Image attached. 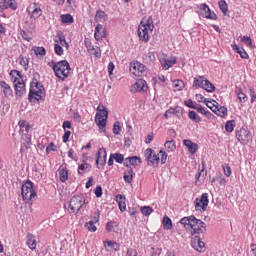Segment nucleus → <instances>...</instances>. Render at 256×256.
I'll use <instances>...</instances> for the list:
<instances>
[{"label": "nucleus", "instance_id": "nucleus-1", "mask_svg": "<svg viewBox=\"0 0 256 256\" xmlns=\"http://www.w3.org/2000/svg\"><path fill=\"white\" fill-rule=\"evenodd\" d=\"M37 77H39V73L34 74V78L32 79L30 83V91L28 94V99L30 103H37V101H43V97H45V87L39 80H37Z\"/></svg>", "mask_w": 256, "mask_h": 256}, {"label": "nucleus", "instance_id": "nucleus-2", "mask_svg": "<svg viewBox=\"0 0 256 256\" xmlns=\"http://www.w3.org/2000/svg\"><path fill=\"white\" fill-rule=\"evenodd\" d=\"M48 67H51V69L54 71L55 77L61 81H65L67 77L71 75V66L67 60H61L59 62L51 60L48 62Z\"/></svg>", "mask_w": 256, "mask_h": 256}, {"label": "nucleus", "instance_id": "nucleus-3", "mask_svg": "<svg viewBox=\"0 0 256 256\" xmlns=\"http://www.w3.org/2000/svg\"><path fill=\"white\" fill-rule=\"evenodd\" d=\"M155 25L153 24V16L143 17L138 26V37L143 43H149V33H153Z\"/></svg>", "mask_w": 256, "mask_h": 256}, {"label": "nucleus", "instance_id": "nucleus-4", "mask_svg": "<svg viewBox=\"0 0 256 256\" xmlns=\"http://www.w3.org/2000/svg\"><path fill=\"white\" fill-rule=\"evenodd\" d=\"M180 223L181 225H184V227H190V229H192V235H201V233H205V222L201 219H197L193 215L182 218Z\"/></svg>", "mask_w": 256, "mask_h": 256}, {"label": "nucleus", "instance_id": "nucleus-5", "mask_svg": "<svg viewBox=\"0 0 256 256\" xmlns=\"http://www.w3.org/2000/svg\"><path fill=\"white\" fill-rule=\"evenodd\" d=\"M22 199L28 205H33V201L37 199V192L33 189V182L26 181L21 187Z\"/></svg>", "mask_w": 256, "mask_h": 256}, {"label": "nucleus", "instance_id": "nucleus-6", "mask_svg": "<svg viewBox=\"0 0 256 256\" xmlns=\"http://www.w3.org/2000/svg\"><path fill=\"white\" fill-rule=\"evenodd\" d=\"M83 205H85V197L83 195L73 196L69 203L70 213H79Z\"/></svg>", "mask_w": 256, "mask_h": 256}, {"label": "nucleus", "instance_id": "nucleus-7", "mask_svg": "<svg viewBox=\"0 0 256 256\" xmlns=\"http://www.w3.org/2000/svg\"><path fill=\"white\" fill-rule=\"evenodd\" d=\"M236 138L241 145H247L253 139V136L247 128H241L236 131Z\"/></svg>", "mask_w": 256, "mask_h": 256}, {"label": "nucleus", "instance_id": "nucleus-8", "mask_svg": "<svg viewBox=\"0 0 256 256\" xmlns=\"http://www.w3.org/2000/svg\"><path fill=\"white\" fill-rule=\"evenodd\" d=\"M196 211H207L209 206V194L203 193L200 198H196L194 201Z\"/></svg>", "mask_w": 256, "mask_h": 256}, {"label": "nucleus", "instance_id": "nucleus-9", "mask_svg": "<svg viewBox=\"0 0 256 256\" xmlns=\"http://www.w3.org/2000/svg\"><path fill=\"white\" fill-rule=\"evenodd\" d=\"M144 157L147 161V165L157 167L159 165V156L155 154V151L151 148H147L144 152Z\"/></svg>", "mask_w": 256, "mask_h": 256}, {"label": "nucleus", "instance_id": "nucleus-10", "mask_svg": "<svg viewBox=\"0 0 256 256\" xmlns=\"http://www.w3.org/2000/svg\"><path fill=\"white\" fill-rule=\"evenodd\" d=\"M200 15L204 19H210L211 21H217V14L211 12V8L206 3L199 5Z\"/></svg>", "mask_w": 256, "mask_h": 256}, {"label": "nucleus", "instance_id": "nucleus-11", "mask_svg": "<svg viewBox=\"0 0 256 256\" xmlns=\"http://www.w3.org/2000/svg\"><path fill=\"white\" fill-rule=\"evenodd\" d=\"M14 91L17 99H19V97H23L25 93H27L25 82L19 78H14Z\"/></svg>", "mask_w": 256, "mask_h": 256}, {"label": "nucleus", "instance_id": "nucleus-12", "mask_svg": "<svg viewBox=\"0 0 256 256\" xmlns=\"http://www.w3.org/2000/svg\"><path fill=\"white\" fill-rule=\"evenodd\" d=\"M148 89L149 86L147 85V81L144 79H138L130 91L131 93H147Z\"/></svg>", "mask_w": 256, "mask_h": 256}, {"label": "nucleus", "instance_id": "nucleus-13", "mask_svg": "<svg viewBox=\"0 0 256 256\" xmlns=\"http://www.w3.org/2000/svg\"><path fill=\"white\" fill-rule=\"evenodd\" d=\"M164 57L160 58V64L164 71H168V69H171L173 65L177 63V57L172 56L170 58L165 57V54H163Z\"/></svg>", "mask_w": 256, "mask_h": 256}, {"label": "nucleus", "instance_id": "nucleus-14", "mask_svg": "<svg viewBox=\"0 0 256 256\" xmlns=\"http://www.w3.org/2000/svg\"><path fill=\"white\" fill-rule=\"evenodd\" d=\"M28 13H30L31 19H39L43 15V10H41V4L32 3L28 8Z\"/></svg>", "mask_w": 256, "mask_h": 256}, {"label": "nucleus", "instance_id": "nucleus-15", "mask_svg": "<svg viewBox=\"0 0 256 256\" xmlns=\"http://www.w3.org/2000/svg\"><path fill=\"white\" fill-rule=\"evenodd\" d=\"M209 109H211V111L214 112L217 117H221L222 119H225V117H227L228 111L227 107L225 106L213 104V106H209Z\"/></svg>", "mask_w": 256, "mask_h": 256}, {"label": "nucleus", "instance_id": "nucleus-16", "mask_svg": "<svg viewBox=\"0 0 256 256\" xmlns=\"http://www.w3.org/2000/svg\"><path fill=\"white\" fill-rule=\"evenodd\" d=\"M107 37V29L103 28V25L97 24L94 30V38L96 41H103Z\"/></svg>", "mask_w": 256, "mask_h": 256}, {"label": "nucleus", "instance_id": "nucleus-17", "mask_svg": "<svg viewBox=\"0 0 256 256\" xmlns=\"http://www.w3.org/2000/svg\"><path fill=\"white\" fill-rule=\"evenodd\" d=\"M0 9L2 11H7V9H12V11H17V1L15 0H0Z\"/></svg>", "mask_w": 256, "mask_h": 256}, {"label": "nucleus", "instance_id": "nucleus-18", "mask_svg": "<svg viewBox=\"0 0 256 256\" xmlns=\"http://www.w3.org/2000/svg\"><path fill=\"white\" fill-rule=\"evenodd\" d=\"M105 163H107V150H105V148H100L98 150L96 164L101 165V167H104Z\"/></svg>", "mask_w": 256, "mask_h": 256}, {"label": "nucleus", "instance_id": "nucleus-19", "mask_svg": "<svg viewBox=\"0 0 256 256\" xmlns=\"http://www.w3.org/2000/svg\"><path fill=\"white\" fill-rule=\"evenodd\" d=\"M183 145L188 149L190 155H195L199 151V145L189 139L183 140Z\"/></svg>", "mask_w": 256, "mask_h": 256}, {"label": "nucleus", "instance_id": "nucleus-20", "mask_svg": "<svg viewBox=\"0 0 256 256\" xmlns=\"http://www.w3.org/2000/svg\"><path fill=\"white\" fill-rule=\"evenodd\" d=\"M139 164H141V158L137 156L127 157L124 160V167H137Z\"/></svg>", "mask_w": 256, "mask_h": 256}, {"label": "nucleus", "instance_id": "nucleus-21", "mask_svg": "<svg viewBox=\"0 0 256 256\" xmlns=\"http://www.w3.org/2000/svg\"><path fill=\"white\" fill-rule=\"evenodd\" d=\"M193 249H196L199 253H203L205 251V242L201 241V238L199 236H195L193 242H192Z\"/></svg>", "mask_w": 256, "mask_h": 256}, {"label": "nucleus", "instance_id": "nucleus-22", "mask_svg": "<svg viewBox=\"0 0 256 256\" xmlns=\"http://www.w3.org/2000/svg\"><path fill=\"white\" fill-rule=\"evenodd\" d=\"M26 245L31 249V251H35L37 249V240L35 239V235L28 233L26 236Z\"/></svg>", "mask_w": 256, "mask_h": 256}, {"label": "nucleus", "instance_id": "nucleus-23", "mask_svg": "<svg viewBox=\"0 0 256 256\" xmlns=\"http://www.w3.org/2000/svg\"><path fill=\"white\" fill-rule=\"evenodd\" d=\"M143 59V63H145L146 65H153V63H155L156 58H155V52H146L143 54L142 56Z\"/></svg>", "mask_w": 256, "mask_h": 256}, {"label": "nucleus", "instance_id": "nucleus-24", "mask_svg": "<svg viewBox=\"0 0 256 256\" xmlns=\"http://www.w3.org/2000/svg\"><path fill=\"white\" fill-rule=\"evenodd\" d=\"M206 77L205 76H197L194 78L192 87L194 89H203V86L205 85V81H206Z\"/></svg>", "mask_w": 256, "mask_h": 256}, {"label": "nucleus", "instance_id": "nucleus-25", "mask_svg": "<svg viewBox=\"0 0 256 256\" xmlns=\"http://www.w3.org/2000/svg\"><path fill=\"white\" fill-rule=\"evenodd\" d=\"M0 87L4 93V97H11L13 95V89H11V86L7 82L0 81Z\"/></svg>", "mask_w": 256, "mask_h": 256}, {"label": "nucleus", "instance_id": "nucleus-26", "mask_svg": "<svg viewBox=\"0 0 256 256\" xmlns=\"http://www.w3.org/2000/svg\"><path fill=\"white\" fill-rule=\"evenodd\" d=\"M58 174L60 177V181L62 183H65V181H67V179H69V171L67 170V167H65L63 165L59 167Z\"/></svg>", "mask_w": 256, "mask_h": 256}, {"label": "nucleus", "instance_id": "nucleus-27", "mask_svg": "<svg viewBox=\"0 0 256 256\" xmlns=\"http://www.w3.org/2000/svg\"><path fill=\"white\" fill-rule=\"evenodd\" d=\"M134 175L135 174L133 173V168L131 166H128L127 169L124 171L123 175L125 183H132Z\"/></svg>", "mask_w": 256, "mask_h": 256}, {"label": "nucleus", "instance_id": "nucleus-28", "mask_svg": "<svg viewBox=\"0 0 256 256\" xmlns=\"http://www.w3.org/2000/svg\"><path fill=\"white\" fill-rule=\"evenodd\" d=\"M108 19L109 16L103 10H98L95 14V21L97 23H105V21H107Z\"/></svg>", "mask_w": 256, "mask_h": 256}, {"label": "nucleus", "instance_id": "nucleus-29", "mask_svg": "<svg viewBox=\"0 0 256 256\" xmlns=\"http://www.w3.org/2000/svg\"><path fill=\"white\" fill-rule=\"evenodd\" d=\"M233 51H236L240 55L241 59H249V54L244 48L239 47L237 44L232 46Z\"/></svg>", "mask_w": 256, "mask_h": 256}, {"label": "nucleus", "instance_id": "nucleus-30", "mask_svg": "<svg viewBox=\"0 0 256 256\" xmlns=\"http://www.w3.org/2000/svg\"><path fill=\"white\" fill-rule=\"evenodd\" d=\"M17 63L24 67L25 71L29 69V59L23 55H20L17 59Z\"/></svg>", "mask_w": 256, "mask_h": 256}, {"label": "nucleus", "instance_id": "nucleus-31", "mask_svg": "<svg viewBox=\"0 0 256 256\" xmlns=\"http://www.w3.org/2000/svg\"><path fill=\"white\" fill-rule=\"evenodd\" d=\"M56 43L59 44L61 47L69 49V43H67V40L65 39V35L63 34V32L58 34V41H56Z\"/></svg>", "mask_w": 256, "mask_h": 256}, {"label": "nucleus", "instance_id": "nucleus-32", "mask_svg": "<svg viewBox=\"0 0 256 256\" xmlns=\"http://www.w3.org/2000/svg\"><path fill=\"white\" fill-rule=\"evenodd\" d=\"M20 127V133H29V129H31V126H29V123L25 120H20L18 123Z\"/></svg>", "mask_w": 256, "mask_h": 256}, {"label": "nucleus", "instance_id": "nucleus-33", "mask_svg": "<svg viewBox=\"0 0 256 256\" xmlns=\"http://www.w3.org/2000/svg\"><path fill=\"white\" fill-rule=\"evenodd\" d=\"M91 171V165L89 163H83L78 166V175H83V173H87Z\"/></svg>", "mask_w": 256, "mask_h": 256}, {"label": "nucleus", "instance_id": "nucleus-34", "mask_svg": "<svg viewBox=\"0 0 256 256\" xmlns=\"http://www.w3.org/2000/svg\"><path fill=\"white\" fill-rule=\"evenodd\" d=\"M202 89H204V91H207V93H213V91H215V85H213V83H211V81H209L207 78L204 81V86L202 87Z\"/></svg>", "mask_w": 256, "mask_h": 256}, {"label": "nucleus", "instance_id": "nucleus-35", "mask_svg": "<svg viewBox=\"0 0 256 256\" xmlns=\"http://www.w3.org/2000/svg\"><path fill=\"white\" fill-rule=\"evenodd\" d=\"M95 123L98 125L99 129H105V126L107 125V118L96 116Z\"/></svg>", "mask_w": 256, "mask_h": 256}, {"label": "nucleus", "instance_id": "nucleus-36", "mask_svg": "<svg viewBox=\"0 0 256 256\" xmlns=\"http://www.w3.org/2000/svg\"><path fill=\"white\" fill-rule=\"evenodd\" d=\"M33 51H34V54L37 56V57H45V55H47V50H45V47L43 46H37V47H34L33 48Z\"/></svg>", "mask_w": 256, "mask_h": 256}, {"label": "nucleus", "instance_id": "nucleus-37", "mask_svg": "<svg viewBox=\"0 0 256 256\" xmlns=\"http://www.w3.org/2000/svg\"><path fill=\"white\" fill-rule=\"evenodd\" d=\"M172 85L176 91H183V89H185V82H183V80H174Z\"/></svg>", "mask_w": 256, "mask_h": 256}, {"label": "nucleus", "instance_id": "nucleus-38", "mask_svg": "<svg viewBox=\"0 0 256 256\" xmlns=\"http://www.w3.org/2000/svg\"><path fill=\"white\" fill-rule=\"evenodd\" d=\"M165 149H167V151L169 153L175 151V149H177V146L175 145V140H168L165 142L164 144Z\"/></svg>", "mask_w": 256, "mask_h": 256}, {"label": "nucleus", "instance_id": "nucleus-39", "mask_svg": "<svg viewBox=\"0 0 256 256\" xmlns=\"http://www.w3.org/2000/svg\"><path fill=\"white\" fill-rule=\"evenodd\" d=\"M163 227L166 231H169V229H173V222L168 216H164L163 218Z\"/></svg>", "mask_w": 256, "mask_h": 256}, {"label": "nucleus", "instance_id": "nucleus-40", "mask_svg": "<svg viewBox=\"0 0 256 256\" xmlns=\"http://www.w3.org/2000/svg\"><path fill=\"white\" fill-rule=\"evenodd\" d=\"M236 94L240 103H247V101H249V97H247V94L243 93V90L239 89Z\"/></svg>", "mask_w": 256, "mask_h": 256}, {"label": "nucleus", "instance_id": "nucleus-41", "mask_svg": "<svg viewBox=\"0 0 256 256\" xmlns=\"http://www.w3.org/2000/svg\"><path fill=\"white\" fill-rule=\"evenodd\" d=\"M119 227V222L117 221H109L106 224V231H108V233H111L112 231H115V228Z\"/></svg>", "mask_w": 256, "mask_h": 256}, {"label": "nucleus", "instance_id": "nucleus-42", "mask_svg": "<svg viewBox=\"0 0 256 256\" xmlns=\"http://www.w3.org/2000/svg\"><path fill=\"white\" fill-rule=\"evenodd\" d=\"M219 9L223 13V15H227V11H229V6L225 0H220L218 2Z\"/></svg>", "mask_w": 256, "mask_h": 256}, {"label": "nucleus", "instance_id": "nucleus-43", "mask_svg": "<svg viewBox=\"0 0 256 256\" xmlns=\"http://www.w3.org/2000/svg\"><path fill=\"white\" fill-rule=\"evenodd\" d=\"M188 117L189 119H191V121H194V123H201V118L199 115H197V112L191 110L188 113Z\"/></svg>", "mask_w": 256, "mask_h": 256}, {"label": "nucleus", "instance_id": "nucleus-44", "mask_svg": "<svg viewBox=\"0 0 256 256\" xmlns=\"http://www.w3.org/2000/svg\"><path fill=\"white\" fill-rule=\"evenodd\" d=\"M198 113L201 115H205V117H211V112L205 110V107L201 106L200 104H196V108H194Z\"/></svg>", "mask_w": 256, "mask_h": 256}, {"label": "nucleus", "instance_id": "nucleus-45", "mask_svg": "<svg viewBox=\"0 0 256 256\" xmlns=\"http://www.w3.org/2000/svg\"><path fill=\"white\" fill-rule=\"evenodd\" d=\"M225 129H226L227 133H233V131L235 129V120L227 121L225 124Z\"/></svg>", "mask_w": 256, "mask_h": 256}, {"label": "nucleus", "instance_id": "nucleus-46", "mask_svg": "<svg viewBox=\"0 0 256 256\" xmlns=\"http://www.w3.org/2000/svg\"><path fill=\"white\" fill-rule=\"evenodd\" d=\"M84 227H86V229L88 231H90V233H95V231H97V226H95V222L94 221L86 222L84 224Z\"/></svg>", "mask_w": 256, "mask_h": 256}, {"label": "nucleus", "instance_id": "nucleus-47", "mask_svg": "<svg viewBox=\"0 0 256 256\" xmlns=\"http://www.w3.org/2000/svg\"><path fill=\"white\" fill-rule=\"evenodd\" d=\"M60 19H61V22L62 23H68V24H71L73 23L74 19L73 17L71 16V14H62L60 16Z\"/></svg>", "mask_w": 256, "mask_h": 256}, {"label": "nucleus", "instance_id": "nucleus-48", "mask_svg": "<svg viewBox=\"0 0 256 256\" xmlns=\"http://www.w3.org/2000/svg\"><path fill=\"white\" fill-rule=\"evenodd\" d=\"M139 71V73H143L145 71V66L142 64H139V62L135 63L134 65H131L130 71Z\"/></svg>", "mask_w": 256, "mask_h": 256}, {"label": "nucleus", "instance_id": "nucleus-49", "mask_svg": "<svg viewBox=\"0 0 256 256\" xmlns=\"http://www.w3.org/2000/svg\"><path fill=\"white\" fill-rule=\"evenodd\" d=\"M54 52L58 57H62L64 55L65 50L63 49V46H60L59 44H54Z\"/></svg>", "mask_w": 256, "mask_h": 256}, {"label": "nucleus", "instance_id": "nucleus-50", "mask_svg": "<svg viewBox=\"0 0 256 256\" xmlns=\"http://www.w3.org/2000/svg\"><path fill=\"white\" fill-rule=\"evenodd\" d=\"M114 157V161H116V163H125V156H123V154L121 153H113L112 154Z\"/></svg>", "mask_w": 256, "mask_h": 256}, {"label": "nucleus", "instance_id": "nucleus-51", "mask_svg": "<svg viewBox=\"0 0 256 256\" xmlns=\"http://www.w3.org/2000/svg\"><path fill=\"white\" fill-rule=\"evenodd\" d=\"M141 213L145 215V217H149L151 213H153V208L150 206L141 207Z\"/></svg>", "mask_w": 256, "mask_h": 256}, {"label": "nucleus", "instance_id": "nucleus-52", "mask_svg": "<svg viewBox=\"0 0 256 256\" xmlns=\"http://www.w3.org/2000/svg\"><path fill=\"white\" fill-rule=\"evenodd\" d=\"M159 161L161 160V164L165 165V163H167V153L163 150H160L159 154Z\"/></svg>", "mask_w": 256, "mask_h": 256}, {"label": "nucleus", "instance_id": "nucleus-53", "mask_svg": "<svg viewBox=\"0 0 256 256\" xmlns=\"http://www.w3.org/2000/svg\"><path fill=\"white\" fill-rule=\"evenodd\" d=\"M241 41L243 43H245V45H247L248 47H253V40L251 39V37L249 36H243L241 38Z\"/></svg>", "mask_w": 256, "mask_h": 256}, {"label": "nucleus", "instance_id": "nucleus-54", "mask_svg": "<svg viewBox=\"0 0 256 256\" xmlns=\"http://www.w3.org/2000/svg\"><path fill=\"white\" fill-rule=\"evenodd\" d=\"M91 54L94 55V57H96V59H99V57H101V48L93 47L91 49Z\"/></svg>", "mask_w": 256, "mask_h": 256}, {"label": "nucleus", "instance_id": "nucleus-55", "mask_svg": "<svg viewBox=\"0 0 256 256\" xmlns=\"http://www.w3.org/2000/svg\"><path fill=\"white\" fill-rule=\"evenodd\" d=\"M222 169L224 171V175H226V177H231V166H229V164H225V165H222Z\"/></svg>", "mask_w": 256, "mask_h": 256}, {"label": "nucleus", "instance_id": "nucleus-56", "mask_svg": "<svg viewBox=\"0 0 256 256\" xmlns=\"http://www.w3.org/2000/svg\"><path fill=\"white\" fill-rule=\"evenodd\" d=\"M113 133L114 135H120L121 134V125L119 122H115L113 125Z\"/></svg>", "mask_w": 256, "mask_h": 256}, {"label": "nucleus", "instance_id": "nucleus-57", "mask_svg": "<svg viewBox=\"0 0 256 256\" xmlns=\"http://www.w3.org/2000/svg\"><path fill=\"white\" fill-rule=\"evenodd\" d=\"M51 151H57V145L55 143L51 142L47 147H46V153L49 155Z\"/></svg>", "mask_w": 256, "mask_h": 256}, {"label": "nucleus", "instance_id": "nucleus-58", "mask_svg": "<svg viewBox=\"0 0 256 256\" xmlns=\"http://www.w3.org/2000/svg\"><path fill=\"white\" fill-rule=\"evenodd\" d=\"M185 105H186V107H189V109H195V108H197V103L194 102V101L191 100V99L185 101Z\"/></svg>", "mask_w": 256, "mask_h": 256}, {"label": "nucleus", "instance_id": "nucleus-59", "mask_svg": "<svg viewBox=\"0 0 256 256\" xmlns=\"http://www.w3.org/2000/svg\"><path fill=\"white\" fill-rule=\"evenodd\" d=\"M64 135L62 136V141L63 143H68L69 142V137H71V131L69 130H64Z\"/></svg>", "mask_w": 256, "mask_h": 256}, {"label": "nucleus", "instance_id": "nucleus-60", "mask_svg": "<svg viewBox=\"0 0 256 256\" xmlns=\"http://www.w3.org/2000/svg\"><path fill=\"white\" fill-rule=\"evenodd\" d=\"M172 115H175V110L173 108H169L165 113L164 117L165 119H170Z\"/></svg>", "mask_w": 256, "mask_h": 256}, {"label": "nucleus", "instance_id": "nucleus-61", "mask_svg": "<svg viewBox=\"0 0 256 256\" xmlns=\"http://www.w3.org/2000/svg\"><path fill=\"white\" fill-rule=\"evenodd\" d=\"M94 193L96 195V197H102L103 196V188H101V186H97L95 189H94Z\"/></svg>", "mask_w": 256, "mask_h": 256}, {"label": "nucleus", "instance_id": "nucleus-62", "mask_svg": "<svg viewBox=\"0 0 256 256\" xmlns=\"http://www.w3.org/2000/svg\"><path fill=\"white\" fill-rule=\"evenodd\" d=\"M21 37L24 39V41H31V37H29V34L25 30L20 31Z\"/></svg>", "mask_w": 256, "mask_h": 256}, {"label": "nucleus", "instance_id": "nucleus-63", "mask_svg": "<svg viewBox=\"0 0 256 256\" xmlns=\"http://www.w3.org/2000/svg\"><path fill=\"white\" fill-rule=\"evenodd\" d=\"M151 250H152V252H151L152 256H159V255H161V251H163V249H161V248H157L155 250V247H152Z\"/></svg>", "mask_w": 256, "mask_h": 256}, {"label": "nucleus", "instance_id": "nucleus-64", "mask_svg": "<svg viewBox=\"0 0 256 256\" xmlns=\"http://www.w3.org/2000/svg\"><path fill=\"white\" fill-rule=\"evenodd\" d=\"M250 97H251V103H255L256 100V93L254 88H250Z\"/></svg>", "mask_w": 256, "mask_h": 256}]
</instances>
